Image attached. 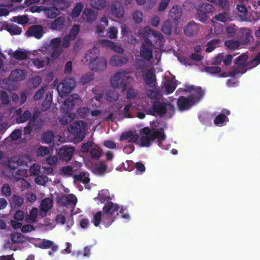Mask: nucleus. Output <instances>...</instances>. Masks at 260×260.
Segmentation results:
<instances>
[{"instance_id": "1", "label": "nucleus", "mask_w": 260, "mask_h": 260, "mask_svg": "<svg viewBox=\"0 0 260 260\" xmlns=\"http://www.w3.org/2000/svg\"><path fill=\"white\" fill-rule=\"evenodd\" d=\"M119 209V206L118 204L111 201L108 202L103 207V211H98L93 214L91 222L96 227L102 223L106 228H108L112 224L118 215Z\"/></svg>"}, {"instance_id": "2", "label": "nucleus", "mask_w": 260, "mask_h": 260, "mask_svg": "<svg viewBox=\"0 0 260 260\" xmlns=\"http://www.w3.org/2000/svg\"><path fill=\"white\" fill-rule=\"evenodd\" d=\"M140 145L142 147H149L156 140L158 146L161 147L162 142L166 139L164 129L162 127L155 128L145 127L140 131Z\"/></svg>"}, {"instance_id": "3", "label": "nucleus", "mask_w": 260, "mask_h": 260, "mask_svg": "<svg viewBox=\"0 0 260 260\" xmlns=\"http://www.w3.org/2000/svg\"><path fill=\"white\" fill-rule=\"evenodd\" d=\"M145 111L148 115H157L160 117H164L167 114L169 118H171L174 114L175 107L170 103L162 102L157 100L154 101L152 105Z\"/></svg>"}, {"instance_id": "4", "label": "nucleus", "mask_w": 260, "mask_h": 260, "mask_svg": "<svg viewBox=\"0 0 260 260\" xmlns=\"http://www.w3.org/2000/svg\"><path fill=\"white\" fill-rule=\"evenodd\" d=\"M138 34L143 38H149L151 39L152 46L154 48L159 49L163 47L165 42V38L163 35L153 30L150 26H146L140 29Z\"/></svg>"}, {"instance_id": "5", "label": "nucleus", "mask_w": 260, "mask_h": 260, "mask_svg": "<svg viewBox=\"0 0 260 260\" xmlns=\"http://www.w3.org/2000/svg\"><path fill=\"white\" fill-rule=\"evenodd\" d=\"M110 83L114 88H121L124 91L128 83V79L124 73L117 72L111 79Z\"/></svg>"}, {"instance_id": "6", "label": "nucleus", "mask_w": 260, "mask_h": 260, "mask_svg": "<svg viewBox=\"0 0 260 260\" xmlns=\"http://www.w3.org/2000/svg\"><path fill=\"white\" fill-rule=\"evenodd\" d=\"M196 104V101L193 95H190L187 97L180 96L178 98L177 101L178 109L181 112L189 110Z\"/></svg>"}, {"instance_id": "7", "label": "nucleus", "mask_w": 260, "mask_h": 260, "mask_svg": "<svg viewBox=\"0 0 260 260\" xmlns=\"http://www.w3.org/2000/svg\"><path fill=\"white\" fill-rule=\"evenodd\" d=\"M87 123L82 120L76 121L70 125L71 133L80 140L85 137V128Z\"/></svg>"}, {"instance_id": "8", "label": "nucleus", "mask_w": 260, "mask_h": 260, "mask_svg": "<svg viewBox=\"0 0 260 260\" xmlns=\"http://www.w3.org/2000/svg\"><path fill=\"white\" fill-rule=\"evenodd\" d=\"M75 86L74 80L71 79L64 80L63 82L59 83L57 87L58 93L62 98L67 96Z\"/></svg>"}, {"instance_id": "9", "label": "nucleus", "mask_w": 260, "mask_h": 260, "mask_svg": "<svg viewBox=\"0 0 260 260\" xmlns=\"http://www.w3.org/2000/svg\"><path fill=\"white\" fill-rule=\"evenodd\" d=\"M145 44H143L140 48V56L147 60H150L153 58L152 43L151 39L143 38Z\"/></svg>"}, {"instance_id": "10", "label": "nucleus", "mask_w": 260, "mask_h": 260, "mask_svg": "<svg viewBox=\"0 0 260 260\" xmlns=\"http://www.w3.org/2000/svg\"><path fill=\"white\" fill-rule=\"evenodd\" d=\"M61 43V40L59 37L54 38L50 41L49 47L51 50V57L53 59H56L60 56L62 51Z\"/></svg>"}, {"instance_id": "11", "label": "nucleus", "mask_w": 260, "mask_h": 260, "mask_svg": "<svg viewBox=\"0 0 260 260\" xmlns=\"http://www.w3.org/2000/svg\"><path fill=\"white\" fill-rule=\"evenodd\" d=\"M80 100L79 95L77 93H74L70 95L65 101L61 107V109L64 113H71V111L73 109L77 101Z\"/></svg>"}, {"instance_id": "12", "label": "nucleus", "mask_w": 260, "mask_h": 260, "mask_svg": "<svg viewBox=\"0 0 260 260\" xmlns=\"http://www.w3.org/2000/svg\"><path fill=\"white\" fill-rule=\"evenodd\" d=\"M57 202L59 206L66 207L71 206H75L77 202L76 197L73 194H69L67 196L62 195L57 198Z\"/></svg>"}, {"instance_id": "13", "label": "nucleus", "mask_w": 260, "mask_h": 260, "mask_svg": "<svg viewBox=\"0 0 260 260\" xmlns=\"http://www.w3.org/2000/svg\"><path fill=\"white\" fill-rule=\"evenodd\" d=\"M43 26L41 24L32 25L29 27L25 32L27 37H33L37 39H41L44 35Z\"/></svg>"}, {"instance_id": "14", "label": "nucleus", "mask_w": 260, "mask_h": 260, "mask_svg": "<svg viewBox=\"0 0 260 260\" xmlns=\"http://www.w3.org/2000/svg\"><path fill=\"white\" fill-rule=\"evenodd\" d=\"M75 149L69 145L62 146L58 151V154L60 159L66 161H70L74 154Z\"/></svg>"}, {"instance_id": "15", "label": "nucleus", "mask_w": 260, "mask_h": 260, "mask_svg": "<svg viewBox=\"0 0 260 260\" xmlns=\"http://www.w3.org/2000/svg\"><path fill=\"white\" fill-rule=\"evenodd\" d=\"M201 25L197 24L194 21H189L184 29V33L188 37H191L196 35L200 30Z\"/></svg>"}, {"instance_id": "16", "label": "nucleus", "mask_w": 260, "mask_h": 260, "mask_svg": "<svg viewBox=\"0 0 260 260\" xmlns=\"http://www.w3.org/2000/svg\"><path fill=\"white\" fill-rule=\"evenodd\" d=\"M27 161L25 157L21 156H12L8 161V167L12 170H15L18 166L26 165Z\"/></svg>"}, {"instance_id": "17", "label": "nucleus", "mask_w": 260, "mask_h": 260, "mask_svg": "<svg viewBox=\"0 0 260 260\" xmlns=\"http://www.w3.org/2000/svg\"><path fill=\"white\" fill-rule=\"evenodd\" d=\"M128 61V58L127 56L115 54L111 57L109 64L113 67H121L126 64Z\"/></svg>"}, {"instance_id": "18", "label": "nucleus", "mask_w": 260, "mask_h": 260, "mask_svg": "<svg viewBox=\"0 0 260 260\" xmlns=\"http://www.w3.org/2000/svg\"><path fill=\"white\" fill-rule=\"evenodd\" d=\"M98 17V12L91 9L85 8L82 14V18L87 23L91 24Z\"/></svg>"}, {"instance_id": "19", "label": "nucleus", "mask_w": 260, "mask_h": 260, "mask_svg": "<svg viewBox=\"0 0 260 260\" xmlns=\"http://www.w3.org/2000/svg\"><path fill=\"white\" fill-rule=\"evenodd\" d=\"M111 12L113 16L117 18H122L124 16V11L122 5L117 2L112 3Z\"/></svg>"}, {"instance_id": "20", "label": "nucleus", "mask_w": 260, "mask_h": 260, "mask_svg": "<svg viewBox=\"0 0 260 260\" xmlns=\"http://www.w3.org/2000/svg\"><path fill=\"white\" fill-rule=\"evenodd\" d=\"M182 12L183 11L180 6H174L169 12V19L174 22L178 21L180 19Z\"/></svg>"}, {"instance_id": "21", "label": "nucleus", "mask_w": 260, "mask_h": 260, "mask_svg": "<svg viewBox=\"0 0 260 260\" xmlns=\"http://www.w3.org/2000/svg\"><path fill=\"white\" fill-rule=\"evenodd\" d=\"M107 62L104 58H98L95 61L90 64L92 70L99 72L103 71L107 68Z\"/></svg>"}, {"instance_id": "22", "label": "nucleus", "mask_w": 260, "mask_h": 260, "mask_svg": "<svg viewBox=\"0 0 260 260\" xmlns=\"http://www.w3.org/2000/svg\"><path fill=\"white\" fill-rule=\"evenodd\" d=\"M66 22V17L63 16H61L56 18L51 22L50 27L53 30H61L64 28Z\"/></svg>"}, {"instance_id": "23", "label": "nucleus", "mask_w": 260, "mask_h": 260, "mask_svg": "<svg viewBox=\"0 0 260 260\" xmlns=\"http://www.w3.org/2000/svg\"><path fill=\"white\" fill-rule=\"evenodd\" d=\"M144 79L146 84L149 87L154 86L156 81L154 71L151 69L148 70L144 75Z\"/></svg>"}, {"instance_id": "24", "label": "nucleus", "mask_w": 260, "mask_h": 260, "mask_svg": "<svg viewBox=\"0 0 260 260\" xmlns=\"http://www.w3.org/2000/svg\"><path fill=\"white\" fill-rule=\"evenodd\" d=\"M43 11L47 17L53 19L56 18L59 14V11L55 5L52 7H43Z\"/></svg>"}, {"instance_id": "25", "label": "nucleus", "mask_w": 260, "mask_h": 260, "mask_svg": "<svg viewBox=\"0 0 260 260\" xmlns=\"http://www.w3.org/2000/svg\"><path fill=\"white\" fill-rule=\"evenodd\" d=\"M98 56L96 53V49L93 48L90 50L87 51L85 54V59L86 61L88 62L90 64H92L98 58Z\"/></svg>"}, {"instance_id": "26", "label": "nucleus", "mask_w": 260, "mask_h": 260, "mask_svg": "<svg viewBox=\"0 0 260 260\" xmlns=\"http://www.w3.org/2000/svg\"><path fill=\"white\" fill-rule=\"evenodd\" d=\"M25 77L23 70L21 69H15L12 71L10 74V78L14 81H19L23 80Z\"/></svg>"}, {"instance_id": "27", "label": "nucleus", "mask_w": 260, "mask_h": 260, "mask_svg": "<svg viewBox=\"0 0 260 260\" xmlns=\"http://www.w3.org/2000/svg\"><path fill=\"white\" fill-rule=\"evenodd\" d=\"M52 94L50 92H48L46 93L45 98L41 105V110L43 112L48 110L52 104Z\"/></svg>"}, {"instance_id": "28", "label": "nucleus", "mask_w": 260, "mask_h": 260, "mask_svg": "<svg viewBox=\"0 0 260 260\" xmlns=\"http://www.w3.org/2000/svg\"><path fill=\"white\" fill-rule=\"evenodd\" d=\"M177 86L176 81L172 79H169L164 83V87L166 90V93L170 94L174 92Z\"/></svg>"}, {"instance_id": "29", "label": "nucleus", "mask_w": 260, "mask_h": 260, "mask_svg": "<svg viewBox=\"0 0 260 260\" xmlns=\"http://www.w3.org/2000/svg\"><path fill=\"white\" fill-rule=\"evenodd\" d=\"M125 98L128 100H138L140 98L139 92L134 87H129L126 90Z\"/></svg>"}, {"instance_id": "30", "label": "nucleus", "mask_w": 260, "mask_h": 260, "mask_svg": "<svg viewBox=\"0 0 260 260\" xmlns=\"http://www.w3.org/2000/svg\"><path fill=\"white\" fill-rule=\"evenodd\" d=\"M53 206V201L50 198H45L41 201L40 209L42 211L47 212Z\"/></svg>"}, {"instance_id": "31", "label": "nucleus", "mask_w": 260, "mask_h": 260, "mask_svg": "<svg viewBox=\"0 0 260 260\" xmlns=\"http://www.w3.org/2000/svg\"><path fill=\"white\" fill-rule=\"evenodd\" d=\"M221 41L219 39L212 40L209 41L207 44V48L205 50L206 52H211L214 49L220 46Z\"/></svg>"}, {"instance_id": "32", "label": "nucleus", "mask_w": 260, "mask_h": 260, "mask_svg": "<svg viewBox=\"0 0 260 260\" xmlns=\"http://www.w3.org/2000/svg\"><path fill=\"white\" fill-rule=\"evenodd\" d=\"M75 181L81 182L84 184H87L90 181L88 176H86V173L82 172L79 174H75L73 175Z\"/></svg>"}, {"instance_id": "33", "label": "nucleus", "mask_w": 260, "mask_h": 260, "mask_svg": "<svg viewBox=\"0 0 260 260\" xmlns=\"http://www.w3.org/2000/svg\"><path fill=\"white\" fill-rule=\"evenodd\" d=\"M202 6L200 5L197 8L196 18L201 22L205 23L207 21L209 15L204 11H200L202 10Z\"/></svg>"}, {"instance_id": "34", "label": "nucleus", "mask_w": 260, "mask_h": 260, "mask_svg": "<svg viewBox=\"0 0 260 260\" xmlns=\"http://www.w3.org/2000/svg\"><path fill=\"white\" fill-rule=\"evenodd\" d=\"M108 166L104 162L100 161L94 166L95 172L99 175H104L107 169Z\"/></svg>"}, {"instance_id": "35", "label": "nucleus", "mask_w": 260, "mask_h": 260, "mask_svg": "<svg viewBox=\"0 0 260 260\" xmlns=\"http://www.w3.org/2000/svg\"><path fill=\"white\" fill-rule=\"evenodd\" d=\"M75 113H66V114L59 119V122L63 125H67L76 118Z\"/></svg>"}, {"instance_id": "36", "label": "nucleus", "mask_w": 260, "mask_h": 260, "mask_svg": "<svg viewBox=\"0 0 260 260\" xmlns=\"http://www.w3.org/2000/svg\"><path fill=\"white\" fill-rule=\"evenodd\" d=\"M83 8V5L81 2L77 3L74 8L73 9L72 11L71 12V16L72 18H78L81 12L82 11Z\"/></svg>"}, {"instance_id": "37", "label": "nucleus", "mask_w": 260, "mask_h": 260, "mask_svg": "<svg viewBox=\"0 0 260 260\" xmlns=\"http://www.w3.org/2000/svg\"><path fill=\"white\" fill-rule=\"evenodd\" d=\"M90 4L91 6L97 10L104 9L106 5V0H90Z\"/></svg>"}, {"instance_id": "38", "label": "nucleus", "mask_w": 260, "mask_h": 260, "mask_svg": "<svg viewBox=\"0 0 260 260\" xmlns=\"http://www.w3.org/2000/svg\"><path fill=\"white\" fill-rule=\"evenodd\" d=\"M54 5L58 10H63L70 7V3L68 0H56L54 2Z\"/></svg>"}, {"instance_id": "39", "label": "nucleus", "mask_w": 260, "mask_h": 260, "mask_svg": "<svg viewBox=\"0 0 260 260\" xmlns=\"http://www.w3.org/2000/svg\"><path fill=\"white\" fill-rule=\"evenodd\" d=\"M237 9L241 13V15H240L241 20L242 21H248V20L247 17V10L246 7L243 5H238Z\"/></svg>"}, {"instance_id": "40", "label": "nucleus", "mask_w": 260, "mask_h": 260, "mask_svg": "<svg viewBox=\"0 0 260 260\" xmlns=\"http://www.w3.org/2000/svg\"><path fill=\"white\" fill-rule=\"evenodd\" d=\"M7 30L11 35H18L22 32L21 28L16 24H11L7 26Z\"/></svg>"}, {"instance_id": "41", "label": "nucleus", "mask_w": 260, "mask_h": 260, "mask_svg": "<svg viewBox=\"0 0 260 260\" xmlns=\"http://www.w3.org/2000/svg\"><path fill=\"white\" fill-rule=\"evenodd\" d=\"M30 112L28 110H25L22 115L16 118V123L19 124L25 122L30 117Z\"/></svg>"}, {"instance_id": "42", "label": "nucleus", "mask_w": 260, "mask_h": 260, "mask_svg": "<svg viewBox=\"0 0 260 260\" xmlns=\"http://www.w3.org/2000/svg\"><path fill=\"white\" fill-rule=\"evenodd\" d=\"M202 6V10L200 11H204L208 15L212 14L215 11V8L213 6L209 3H205L200 4Z\"/></svg>"}, {"instance_id": "43", "label": "nucleus", "mask_w": 260, "mask_h": 260, "mask_svg": "<svg viewBox=\"0 0 260 260\" xmlns=\"http://www.w3.org/2000/svg\"><path fill=\"white\" fill-rule=\"evenodd\" d=\"M195 93L192 94L194 98L196 104L199 102L204 95V91L200 86L197 87L195 89Z\"/></svg>"}, {"instance_id": "44", "label": "nucleus", "mask_w": 260, "mask_h": 260, "mask_svg": "<svg viewBox=\"0 0 260 260\" xmlns=\"http://www.w3.org/2000/svg\"><path fill=\"white\" fill-rule=\"evenodd\" d=\"M13 57L17 60H24L27 58L28 53L26 51L17 50L13 53Z\"/></svg>"}, {"instance_id": "45", "label": "nucleus", "mask_w": 260, "mask_h": 260, "mask_svg": "<svg viewBox=\"0 0 260 260\" xmlns=\"http://www.w3.org/2000/svg\"><path fill=\"white\" fill-rule=\"evenodd\" d=\"M41 139L43 142L48 144L53 140L54 134L52 132H46L42 135Z\"/></svg>"}, {"instance_id": "46", "label": "nucleus", "mask_w": 260, "mask_h": 260, "mask_svg": "<svg viewBox=\"0 0 260 260\" xmlns=\"http://www.w3.org/2000/svg\"><path fill=\"white\" fill-rule=\"evenodd\" d=\"M237 32V29L235 25H231L225 28V32L227 37L233 38L235 37Z\"/></svg>"}, {"instance_id": "47", "label": "nucleus", "mask_w": 260, "mask_h": 260, "mask_svg": "<svg viewBox=\"0 0 260 260\" xmlns=\"http://www.w3.org/2000/svg\"><path fill=\"white\" fill-rule=\"evenodd\" d=\"M246 71L245 66H239L233 69L232 71H230V76L232 77H235L236 76L239 74H243Z\"/></svg>"}, {"instance_id": "48", "label": "nucleus", "mask_w": 260, "mask_h": 260, "mask_svg": "<svg viewBox=\"0 0 260 260\" xmlns=\"http://www.w3.org/2000/svg\"><path fill=\"white\" fill-rule=\"evenodd\" d=\"M13 21L18 24L24 25L28 23L29 19L27 15H19L13 17Z\"/></svg>"}, {"instance_id": "49", "label": "nucleus", "mask_w": 260, "mask_h": 260, "mask_svg": "<svg viewBox=\"0 0 260 260\" xmlns=\"http://www.w3.org/2000/svg\"><path fill=\"white\" fill-rule=\"evenodd\" d=\"M94 78V74L92 73H87L84 74L80 79V83L82 85H85L90 81L92 80Z\"/></svg>"}, {"instance_id": "50", "label": "nucleus", "mask_w": 260, "mask_h": 260, "mask_svg": "<svg viewBox=\"0 0 260 260\" xmlns=\"http://www.w3.org/2000/svg\"><path fill=\"white\" fill-rule=\"evenodd\" d=\"M214 18L219 21L225 22L230 20V16L226 12H222L214 16Z\"/></svg>"}, {"instance_id": "51", "label": "nucleus", "mask_w": 260, "mask_h": 260, "mask_svg": "<svg viewBox=\"0 0 260 260\" xmlns=\"http://www.w3.org/2000/svg\"><path fill=\"white\" fill-rule=\"evenodd\" d=\"M119 98V94L114 91H109L106 93V100L110 102L116 101Z\"/></svg>"}, {"instance_id": "52", "label": "nucleus", "mask_w": 260, "mask_h": 260, "mask_svg": "<svg viewBox=\"0 0 260 260\" xmlns=\"http://www.w3.org/2000/svg\"><path fill=\"white\" fill-rule=\"evenodd\" d=\"M102 150L100 148H93L90 150L91 158L94 159H98L101 156Z\"/></svg>"}, {"instance_id": "53", "label": "nucleus", "mask_w": 260, "mask_h": 260, "mask_svg": "<svg viewBox=\"0 0 260 260\" xmlns=\"http://www.w3.org/2000/svg\"><path fill=\"white\" fill-rule=\"evenodd\" d=\"M11 240L14 243H19L23 241V235L20 233L15 232L11 234Z\"/></svg>"}, {"instance_id": "54", "label": "nucleus", "mask_w": 260, "mask_h": 260, "mask_svg": "<svg viewBox=\"0 0 260 260\" xmlns=\"http://www.w3.org/2000/svg\"><path fill=\"white\" fill-rule=\"evenodd\" d=\"M172 29V24L169 21H165L161 28V31L166 35H169L171 34Z\"/></svg>"}, {"instance_id": "55", "label": "nucleus", "mask_w": 260, "mask_h": 260, "mask_svg": "<svg viewBox=\"0 0 260 260\" xmlns=\"http://www.w3.org/2000/svg\"><path fill=\"white\" fill-rule=\"evenodd\" d=\"M132 18L136 23H140L142 21L143 13L139 10H136L132 14Z\"/></svg>"}, {"instance_id": "56", "label": "nucleus", "mask_w": 260, "mask_h": 260, "mask_svg": "<svg viewBox=\"0 0 260 260\" xmlns=\"http://www.w3.org/2000/svg\"><path fill=\"white\" fill-rule=\"evenodd\" d=\"M240 42L238 41L231 40L226 41L224 43V45L229 48L234 49L239 48Z\"/></svg>"}, {"instance_id": "57", "label": "nucleus", "mask_w": 260, "mask_h": 260, "mask_svg": "<svg viewBox=\"0 0 260 260\" xmlns=\"http://www.w3.org/2000/svg\"><path fill=\"white\" fill-rule=\"evenodd\" d=\"M228 119V118L224 114H219L217 115L214 120V123L216 125H220L224 121Z\"/></svg>"}, {"instance_id": "58", "label": "nucleus", "mask_w": 260, "mask_h": 260, "mask_svg": "<svg viewBox=\"0 0 260 260\" xmlns=\"http://www.w3.org/2000/svg\"><path fill=\"white\" fill-rule=\"evenodd\" d=\"M49 148L45 146H39L36 150V153L38 156H43L49 153Z\"/></svg>"}, {"instance_id": "59", "label": "nucleus", "mask_w": 260, "mask_h": 260, "mask_svg": "<svg viewBox=\"0 0 260 260\" xmlns=\"http://www.w3.org/2000/svg\"><path fill=\"white\" fill-rule=\"evenodd\" d=\"M248 59V56L245 54H241L235 59V63L240 66H245V62Z\"/></svg>"}, {"instance_id": "60", "label": "nucleus", "mask_w": 260, "mask_h": 260, "mask_svg": "<svg viewBox=\"0 0 260 260\" xmlns=\"http://www.w3.org/2000/svg\"><path fill=\"white\" fill-rule=\"evenodd\" d=\"M134 108V106H133L132 103H129L126 105H125L123 109V115L125 117L127 118H132V115L129 111L133 109Z\"/></svg>"}, {"instance_id": "61", "label": "nucleus", "mask_w": 260, "mask_h": 260, "mask_svg": "<svg viewBox=\"0 0 260 260\" xmlns=\"http://www.w3.org/2000/svg\"><path fill=\"white\" fill-rule=\"evenodd\" d=\"M118 31L116 27H110L107 32V37L111 39H116L117 37Z\"/></svg>"}, {"instance_id": "62", "label": "nucleus", "mask_w": 260, "mask_h": 260, "mask_svg": "<svg viewBox=\"0 0 260 260\" xmlns=\"http://www.w3.org/2000/svg\"><path fill=\"white\" fill-rule=\"evenodd\" d=\"M0 100L4 105L8 104L10 103L9 96L6 91L2 90L0 92Z\"/></svg>"}, {"instance_id": "63", "label": "nucleus", "mask_w": 260, "mask_h": 260, "mask_svg": "<svg viewBox=\"0 0 260 260\" xmlns=\"http://www.w3.org/2000/svg\"><path fill=\"white\" fill-rule=\"evenodd\" d=\"M73 167L71 166H67L62 167L60 171L61 174L64 176H72L73 175Z\"/></svg>"}, {"instance_id": "64", "label": "nucleus", "mask_w": 260, "mask_h": 260, "mask_svg": "<svg viewBox=\"0 0 260 260\" xmlns=\"http://www.w3.org/2000/svg\"><path fill=\"white\" fill-rule=\"evenodd\" d=\"M2 194L5 197H8L11 194V188L8 183H5L1 189Z\"/></svg>"}]
</instances>
